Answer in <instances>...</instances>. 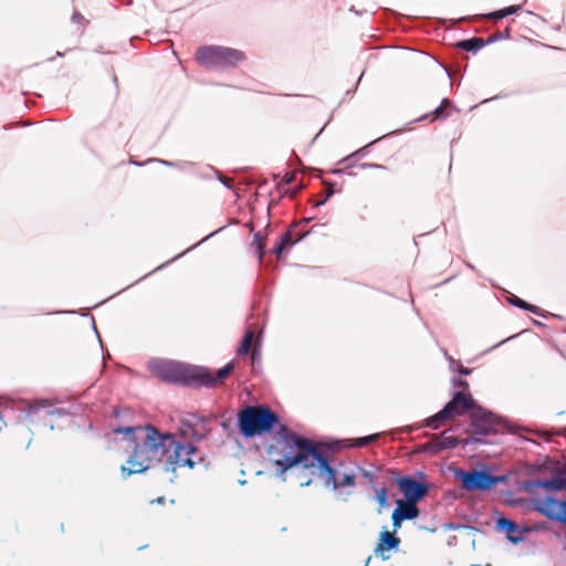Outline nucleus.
I'll use <instances>...</instances> for the list:
<instances>
[{
  "label": "nucleus",
  "mask_w": 566,
  "mask_h": 566,
  "mask_svg": "<svg viewBox=\"0 0 566 566\" xmlns=\"http://www.w3.org/2000/svg\"><path fill=\"white\" fill-rule=\"evenodd\" d=\"M74 22H81L84 18L81 13L75 12L72 17Z\"/></svg>",
  "instance_id": "c85d7f7f"
},
{
  "label": "nucleus",
  "mask_w": 566,
  "mask_h": 566,
  "mask_svg": "<svg viewBox=\"0 0 566 566\" xmlns=\"http://www.w3.org/2000/svg\"><path fill=\"white\" fill-rule=\"evenodd\" d=\"M400 539L395 536L394 533L384 531L380 533L379 542L377 544L376 552H384L395 549L398 547Z\"/></svg>",
  "instance_id": "2eb2a0df"
},
{
  "label": "nucleus",
  "mask_w": 566,
  "mask_h": 566,
  "mask_svg": "<svg viewBox=\"0 0 566 566\" xmlns=\"http://www.w3.org/2000/svg\"><path fill=\"white\" fill-rule=\"evenodd\" d=\"M113 431L129 437L134 444L127 465L122 467L124 478L143 473L164 460L167 471L181 467L192 469L196 464L193 455L197 449L192 444L179 442L175 434L160 432L151 424L117 427Z\"/></svg>",
  "instance_id": "f257e3e1"
},
{
  "label": "nucleus",
  "mask_w": 566,
  "mask_h": 566,
  "mask_svg": "<svg viewBox=\"0 0 566 566\" xmlns=\"http://www.w3.org/2000/svg\"><path fill=\"white\" fill-rule=\"evenodd\" d=\"M538 488H543L551 491H559L566 489V472L558 474L551 479H541L534 483Z\"/></svg>",
  "instance_id": "ddd939ff"
},
{
  "label": "nucleus",
  "mask_w": 566,
  "mask_h": 566,
  "mask_svg": "<svg viewBox=\"0 0 566 566\" xmlns=\"http://www.w3.org/2000/svg\"><path fill=\"white\" fill-rule=\"evenodd\" d=\"M297 172H293L291 176H289V172H285V196L289 195L293 197L302 188L301 182L298 185L292 186V184L297 180Z\"/></svg>",
  "instance_id": "6ab92c4d"
},
{
  "label": "nucleus",
  "mask_w": 566,
  "mask_h": 566,
  "mask_svg": "<svg viewBox=\"0 0 566 566\" xmlns=\"http://www.w3.org/2000/svg\"><path fill=\"white\" fill-rule=\"evenodd\" d=\"M301 486L308 485L312 482V478L297 481Z\"/></svg>",
  "instance_id": "c756f323"
},
{
  "label": "nucleus",
  "mask_w": 566,
  "mask_h": 566,
  "mask_svg": "<svg viewBox=\"0 0 566 566\" xmlns=\"http://www.w3.org/2000/svg\"><path fill=\"white\" fill-rule=\"evenodd\" d=\"M418 515L419 510L417 507V503L398 500L397 507L392 512L394 532H397L401 527L403 521L413 520L418 517Z\"/></svg>",
  "instance_id": "9d476101"
},
{
  "label": "nucleus",
  "mask_w": 566,
  "mask_h": 566,
  "mask_svg": "<svg viewBox=\"0 0 566 566\" xmlns=\"http://www.w3.org/2000/svg\"><path fill=\"white\" fill-rule=\"evenodd\" d=\"M244 54L224 46H202L197 52L198 62L208 69H226L243 61Z\"/></svg>",
  "instance_id": "39448f33"
},
{
  "label": "nucleus",
  "mask_w": 566,
  "mask_h": 566,
  "mask_svg": "<svg viewBox=\"0 0 566 566\" xmlns=\"http://www.w3.org/2000/svg\"><path fill=\"white\" fill-rule=\"evenodd\" d=\"M48 405V401L45 400H42V401H39L38 402V407L41 408V407H45Z\"/></svg>",
  "instance_id": "2f4dec72"
},
{
  "label": "nucleus",
  "mask_w": 566,
  "mask_h": 566,
  "mask_svg": "<svg viewBox=\"0 0 566 566\" xmlns=\"http://www.w3.org/2000/svg\"><path fill=\"white\" fill-rule=\"evenodd\" d=\"M265 461L274 465V473L276 476L283 475V443L277 440L276 444H269L266 447Z\"/></svg>",
  "instance_id": "9b49d317"
},
{
  "label": "nucleus",
  "mask_w": 566,
  "mask_h": 566,
  "mask_svg": "<svg viewBox=\"0 0 566 566\" xmlns=\"http://www.w3.org/2000/svg\"><path fill=\"white\" fill-rule=\"evenodd\" d=\"M458 385H459V386H463V387H467V386H468V384H467L465 381H462V380H460V381L458 382Z\"/></svg>",
  "instance_id": "72a5a7b5"
},
{
  "label": "nucleus",
  "mask_w": 566,
  "mask_h": 566,
  "mask_svg": "<svg viewBox=\"0 0 566 566\" xmlns=\"http://www.w3.org/2000/svg\"><path fill=\"white\" fill-rule=\"evenodd\" d=\"M512 303L521 308H525L534 313L536 312V306L528 305L526 302L518 297H514V300H512Z\"/></svg>",
  "instance_id": "5701e85b"
},
{
  "label": "nucleus",
  "mask_w": 566,
  "mask_h": 566,
  "mask_svg": "<svg viewBox=\"0 0 566 566\" xmlns=\"http://www.w3.org/2000/svg\"><path fill=\"white\" fill-rule=\"evenodd\" d=\"M459 46L465 51H476L483 46V41L479 38L464 40L459 43Z\"/></svg>",
  "instance_id": "aec40b11"
},
{
  "label": "nucleus",
  "mask_w": 566,
  "mask_h": 566,
  "mask_svg": "<svg viewBox=\"0 0 566 566\" xmlns=\"http://www.w3.org/2000/svg\"><path fill=\"white\" fill-rule=\"evenodd\" d=\"M233 370V363H229L222 368H220L216 374H213L211 370L208 369L209 374V381L210 382H196L197 385H203L208 387H213L218 382H221L223 379H226Z\"/></svg>",
  "instance_id": "4468645a"
},
{
  "label": "nucleus",
  "mask_w": 566,
  "mask_h": 566,
  "mask_svg": "<svg viewBox=\"0 0 566 566\" xmlns=\"http://www.w3.org/2000/svg\"><path fill=\"white\" fill-rule=\"evenodd\" d=\"M450 105L448 99H443L441 105L434 111V118H440L443 116L444 108Z\"/></svg>",
  "instance_id": "b1692460"
},
{
  "label": "nucleus",
  "mask_w": 566,
  "mask_h": 566,
  "mask_svg": "<svg viewBox=\"0 0 566 566\" xmlns=\"http://www.w3.org/2000/svg\"><path fill=\"white\" fill-rule=\"evenodd\" d=\"M254 339V331L252 328H248L243 335L241 344L237 349L238 356H245L251 350V359L252 361H256L260 358V353L258 350V344L253 345Z\"/></svg>",
  "instance_id": "f8f14e48"
},
{
  "label": "nucleus",
  "mask_w": 566,
  "mask_h": 566,
  "mask_svg": "<svg viewBox=\"0 0 566 566\" xmlns=\"http://www.w3.org/2000/svg\"><path fill=\"white\" fill-rule=\"evenodd\" d=\"M497 526L501 530H503V531L509 533L507 537H509L510 541H512L514 543H517L520 541L518 537L513 536V533L518 531V526H517V524L515 522H513V521H511L509 518H505V517H501V518L497 520Z\"/></svg>",
  "instance_id": "a211bd4d"
},
{
  "label": "nucleus",
  "mask_w": 566,
  "mask_h": 566,
  "mask_svg": "<svg viewBox=\"0 0 566 566\" xmlns=\"http://www.w3.org/2000/svg\"><path fill=\"white\" fill-rule=\"evenodd\" d=\"M298 469L310 470L312 476L318 475L326 486L334 489L352 486L355 483L353 474L336 479L335 470L329 467L317 446L285 428V472L290 471V479L297 480Z\"/></svg>",
  "instance_id": "f03ea898"
},
{
  "label": "nucleus",
  "mask_w": 566,
  "mask_h": 566,
  "mask_svg": "<svg viewBox=\"0 0 566 566\" xmlns=\"http://www.w3.org/2000/svg\"><path fill=\"white\" fill-rule=\"evenodd\" d=\"M432 444L437 450L454 448L458 444V439L447 430L440 436H436L432 440Z\"/></svg>",
  "instance_id": "dca6fc26"
},
{
  "label": "nucleus",
  "mask_w": 566,
  "mask_h": 566,
  "mask_svg": "<svg viewBox=\"0 0 566 566\" xmlns=\"http://www.w3.org/2000/svg\"><path fill=\"white\" fill-rule=\"evenodd\" d=\"M380 437V433L370 434L363 438L352 439V440H344L337 442L338 447H355V448H361L368 444L369 442L376 441Z\"/></svg>",
  "instance_id": "f3484780"
},
{
  "label": "nucleus",
  "mask_w": 566,
  "mask_h": 566,
  "mask_svg": "<svg viewBox=\"0 0 566 566\" xmlns=\"http://www.w3.org/2000/svg\"><path fill=\"white\" fill-rule=\"evenodd\" d=\"M159 163H161L163 165H166V166H172V164L167 160H159Z\"/></svg>",
  "instance_id": "473e14b6"
},
{
  "label": "nucleus",
  "mask_w": 566,
  "mask_h": 566,
  "mask_svg": "<svg viewBox=\"0 0 566 566\" xmlns=\"http://www.w3.org/2000/svg\"><path fill=\"white\" fill-rule=\"evenodd\" d=\"M536 506L538 512H541L547 518L566 525V501L545 497L538 500Z\"/></svg>",
  "instance_id": "6e6552de"
},
{
  "label": "nucleus",
  "mask_w": 566,
  "mask_h": 566,
  "mask_svg": "<svg viewBox=\"0 0 566 566\" xmlns=\"http://www.w3.org/2000/svg\"><path fill=\"white\" fill-rule=\"evenodd\" d=\"M459 371H460L461 374H463V375H469V374H470V369H468V368H465V367H463V366H461V367L459 368Z\"/></svg>",
  "instance_id": "7c9ffc66"
},
{
  "label": "nucleus",
  "mask_w": 566,
  "mask_h": 566,
  "mask_svg": "<svg viewBox=\"0 0 566 566\" xmlns=\"http://www.w3.org/2000/svg\"><path fill=\"white\" fill-rule=\"evenodd\" d=\"M399 491L405 495L406 501L417 503L428 492V486L424 483L418 482L409 476H400L396 480Z\"/></svg>",
  "instance_id": "1a4fd4ad"
},
{
  "label": "nucleus",
  "mask_w": 566,
  "mask_h": 566,
  "mask_svg": "<svg viewBox=\"0 0 566 566\" xmlns=\"http://www.w3.org/2000/svg\"><path fill=\"white\" fill-rule=\"evenodd\" d=\"M220 181H221L226 187H228V188H231V187H232V179H230V178H227V177H224V178H220Z\"/></svg>",
  "instance_id": "cd10ccee"
},
{
  "label": "nucleus",
  "mask_w": 566,
  "mask_h": 566,
  "mask_svg": "<svg viewBox=\"0 0 566 566\" xmlns=\"http://www.w3.org/2000/svg\"><path fill=\"white\" fill-rule=\"evenodd\" d=\"M254 242H255V244H256V251H258V253H259V258L261 259V258H262L263 252H262V244H261L260 235H259V234H256V235L254 237Z\"/></svg>",
  "instance_id": "a878e982"
},
{
  "label": "nucleus",
  "mask_w": 566,
  "mask_h": 566,
  "mask_svg": "<svg viewBox=\"0 0 566 566\" xmlns=\"http://www.w3.org/2000/svg\"><path fill=\"white\" fill-rule=\"evenodd\" d=\"M454 476L461 482L462 488L467 491H488L502 480L486 471H465L462 469H455Z\"/></svg>",
  "instance_id": "0eeeda50"
},
{
  "label": "nucleus",
  "mask_w": 566,
  "mask_h": 566,
  "mask_svg": "<svg viewBox=\"0 0 566 566\" xmlns=\"http://www.w3.org/2000/svg\"><path fill=\"white\" fill-rule=\"evenodd\" d=\"M520 9H521L520 6H511V7H507V8H504V9H501L499 11L491 13L490 18L502 19L510 14L516 13Z\"/></svg>",
  "instance_id": "412c9836"
},
{
  "label": "nucleus",
  "mask_w": 566,
  "mask_h": 566,
  "mask_svg": "<svg viewBox=\"0 0 566 566\" xmlns=\"http://www.w3.org/2000/svg\"><path fill=\"white\" fill-rule=\"evenodd\" d=\"M238 429L244 438L271 432L279 422L277 415L264 405L247 406L238 412Z\"/></svg>",
  "instance_id": "20e7f679"
},
{
  "label": "nucleus",
  "mask_w": 566,
  "mask_h": 566,
  "mask_svg": "<svg viewBox=\"0 0 566 566\" xmlns=\"http://www.w3.org/2000/svg\"><path fill=\"white\" fill-rule=\"evenodd\" d=\"M284 242H285V247L287 244H292L295 242V240L292 239V234L287 231H285V239H284Z\"/></svg>",
  "instance_id": "bb28decb"
},
{
  "label": "nucleus",
  "mask_w": 566,
  "mask_h": 566,
  "mask_svg": "<svg viewBox=\"0 0 566 566\" xmlns=\"http://www.w3.org/2000/svg\"><path fill=\"white\" fill-rule=\"evenodd\" d=\"M376 500L381 507L388 506V493L385 488L378 489L376 491Z\"/></svg>",
  "instance_id": "4be33fe9"
},
{
  "label": "nucleus",
  "mask_w": 566,
  "mask_h": 566,
  "mask_svg": "<svg viewBox=\"0 0 566 566\" xmlns=\"http://www.w3.org/2000/svg\"><path fill=\"white\" fill-rule=\"evenodd\" d=\"M474 401L469 394L459 391L453 398L444 406V408L434 416L426 420V426L431 429H439L446 422L453 420L458 416L473 409Z\"/></svg>",
  "instance_id": "423d86ee"
},
{
  "label": "nucleus",
  "mask_w": 566,
  "mask_h": 566,
  "mask_svg": "<svg viewBox=\"0 0 566 566\" xmlns=\"http://www.w3.org/2000/svg\"><path fill=\"white\" fill-rule=\"evenodd\" d=\"M274 252L277 254V256H281L283 253V235L279 238L277 242L274 247Z\"/></svg>",
  "instance_id": "393cba45"
},
{
  "label": "nucleus",
  "mask_w": 566,
  "mask_h": 566,
  "mask_svg": "<svg viewBox=\"0 0 566 566\" xmlns=\"http://www.w3.org/2000/svg\"><path fill=\"white\" fill-rule=\"evenodd\" d=\"M149 369L164 381L184 384L210 382L208 368L205 367L187 366L174 360L154 359L149 363Z\"/></svg>",
  "instance_id": "7ed1b4c3"
}]
</instances>
